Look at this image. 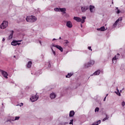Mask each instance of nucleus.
I'll use <instances>...</instances> for the list:
<instances>
[{"mask_svg": "<svg viewBox=\"0 0 125 125\" xmlns=\"http://www.w3.org/2000/svg\"><path fill=\"white\" fill-rule=\"evenodd\" d=\"M27 22H30L33 23L37 21V18L34 16H28L26 18Z\"/></svg>", "mask_w": 125, "mask_h": 125, "instance_id": "f257e3e1", "label": "nucleus"}, {"mask_svg": "<svg viewBox=\"0 0 125 125\" xmlns=\"http://www.w3.org/2000/svg\"><path fill=\"white\" fill-rule=\"evenodd\" d=\"M8 27V21H3L2 22L0 25V29L1 30H4V29H6Z\"/></svg>", "mask_w": 125, "mask_h": 125, "instance_id": "f03ea898", "label": "nucleus"}, {"mask_svg": "<svg viewBox=\"0 0 125 125\" xmlns=\"http://www.w3.org/2000/svg\"><path fill=\"white\" fill-rule=\"evenodd\" d=\"M39 99V96L37 94L34 95L32 96L30 98V100H31V102H35L37 101Z\"/></svg>", "mask_w": 125, "mask_h": 125, "instance_id": "7ed1b4c3", "label": "nucleus"}, {"mask_svg": "<svg viewBox=\"0 0 125 125\" xmlns=\"http://www.w3.org/2000/svg\"><path fill=\"white\" fill-rule=\"evenodd\" d=\"M121 21H123V17H120L119 18H118V19L117 20V21L115 22V23L113 25V27L114 28H116V26L118 25V23H119L120 21L121 22Z\"/></svg>", "mask_w": 125, "mask_h": 125, "instance_id": "20e7f679", "label": "nucleus"}, {"mask_svg": "<svg viewBox=\"0 0 125 125\" xmlns=\"http://www.w3.org/2000/svg\"><path fill=\"white\" fill-rule=\"evenodd\" d=\"M73 19L75 20V21H77V22H81V23H84L85 22L84 20H82L81 18L78 17H74Z\"/></svg>", "mask_w": 125, "mask_h": 125, "instance_id": "39448f33", "label": "nucleus"}, {"mask_svg": "<svg viewBox=\"0 0 125 125\" xmlns=\"http://www.w3.org/2000/svg\"><path fill=\"white\" fill-rule=\"evenodd\" d=\"M21 44V43H18V41H16L15 40H13L11 42V45L14 46H16V45H20Z\"/></svg>", "mask_w": 125, "mask_h": 125, "instance_id": "423d86ee", "label": "nucleus"}, {"mask_svg": "<svg viewBox=\"0 0 125 125\" xmlns=\"http://www.w3.org/2000/svg\"><path fill=\"white\" fill-rule=\"evenodd\" d=\"M66 26L68 27V28H72L73 27V24H72V22L70 21H68L66 22Z\"/></svg>", "mask_w": 125, "mask_h": 125, "instance_id": "0eeeda50", "label": "nucleus"}, {"mask_svg": "<svg viewBox=\"0 0 125 125\" xmlns=\"http://www.w3.org/2000/svg\"><path fill=\"white\" fill-rule=\"evenodd\" d=\"M2 75L3 77H4V78H5V79H8L7 76H8V74H7V72H6L5 71H3V72H2Z\"/></svg>", "mask_w": 125, "mask_h": 125, "instance_id": "6e6552de", "label": "nucleus"}, {"mask_svg": "<svg viewBox=\"0 0 125 125\" xmlns=\"http://www.w3.org/2000/svg\"><path fill=\"white\" fill-rule=\"evenodd\" d=\"M50 97L51 99H54L56 97V94L55 93H52L50 94Z\"/></svg>", "mask_w": 125, "mask_h": 125, "instance_id": "1a4fd4ad", "label": "nucleus"}, {"mask_svg": "<svg viewBox=\"0 0 125 125\" xmlns=\"http://www.w3.org/2000/svg\"><path fill=\"white\" fill-rule=\"evenodd\" d=\"M56 47L58 49L60 50L61 52H63V48L61 46L58 45H56Z\"/></svg>", "mask_w": 125, "mask_h": 125, "instance_id": "9d476101", "label": "nucleus"}, {"mask_svg": "<svg viewBox=\"0 0 125 125\" xmlns=\"http://www.w3.org/2000/svg\"><path fill=\"white\" fill-rule=\"evenodd\" d=\"M95 8V7H94V6L90 5L89 7L90 12H94Z\"/></svg>", "mask_w": 125, "mask_h": 125, "instance_id": "9b49d317", "label": "nucleus"}, {"mask_svg": "<svg viewBox=\"0 0 125 125\" xmlns=\"http://www.w3.org/2000/svg\"><path fill=\"white\" fill-rule=\"evenodd\" d=\"M75 115V111L74 110H71L69 112V117H73Z\"/></svg>", "mask_w": 125, "mask_h": 125, "instance_id": "f8f14e48", "label": "nucleus"}, {"mask_svg": "<svg viewBox=\"0 0 125 125\" xmlns=\"http://www.w3.org/2000/svg\"><path fill=\"white\" fill-rule=\"evenodd\" d=\"M100 70H97V71L95 72L92 76H98V75H100Z\"/></svg>", "mask_w": 125, "mask_h": 125, "instance_id": "ddd939ff", "label": "nucleus"}, {"mask_svg": "<svg viewBox=\"0 0 125 125\" xmlns=\"http://www.w3.org/2000/svg\"><path fill=\"white\" fill-rule=\"evenodd\" d=\"M27 67V68H31L32 67V62L29 61L28 62Z\"/></svg>", "mask_w": 125, "mask_h": 125, "instance_id": "4468645a", "label": "nucleus"}, {"mask_svg": "<svg viewBox=\"0 0 125 125\" xmlns=\"http://www.w3.org/2000/svg\"><path fill=\"white\" fill-rule=\"evenodd\" d=\"M60 11H61V12H63V13H66V8H60Z\"/></svg>", "mask_w": 125, "mask_h": 125, "instance_id": "2eb2a0df", "label": "nucleus"}, {"mask_svg": "<svg viewBox=\"0 0 125 125\" xmlns=\"http://www.w3.org/2000/svg\"><path fill=\"white\" fill-rule=\"evenodd\" d=\"M117 60H118V58H116V56H115V57H114L112 59V62H113V63H114V64L117 63Z\"/></svg>", "mask_w": 125, "mask_h": 125, "instance_id": "dca6fc26", "label": "nucleus"}, {"mask_svg": "<svg viewBox=\"0 0 125 125\" xmlns=\"http://www.w3.org/2000/svg\"><path fill=\"white\" fill-rule=\"evenodd\" d=\"M83 12H84V11H86L87 10V7H82L81 8Z\"/></svg>", "mask_w": 125, "mask_h": 125, "instance_id": "f3484780", "label": "nucleus"}, {"mask_svg": "<svg viewBox=\"0 0 125 125\" xmlns=\"http://www.w3.org/2000/svg\"><path fill=\"white\" fill-rule=\"evenodd\" d=\"M98 30H100V31H105L106 29H105L104 26H102L100 28L98 29Z\"/></svg>", "mask_w": 125, "mask_h": 125, "instance_id": "a211bd4d", "label": "nucleus"}, {"mask_svg": "<svg viewBox=\"0 0 125 125\" xmlns=\"http://www.w3.org/2000/svg\"><path fill=\"white\" fill-rule=\"evenodd\" d=\"M13 37V31H12L11 34L9 35L8 39L9 40H11Z\"/></svg>", "mask_w": 125, "mask_h": 125, "instance_id": "6ab92c4d", "label": "nucleus"}, {"mask_svg": "<svg viewBox=\"0 0 125 125\" xmlns=\"http://www.w3.org/2000/svg\"><path fill=\"white\" fill-rule=\"evenodd\" d=\"M73 76V73H68L66 76V78H71Z\"/></svg>", "mask_w": 125, "mask_h": 125, "instance_id": "aec40b11", "label": "nucleus"}, {"mask_svg": "<svg viewBox=\"0 0 125 125\" xmlns=\"http://www.w3.org/2000/svg\"><path fill=\"white\" fill-rule=\"evenodd\" d=\"M117 92H116V94L117 95H119V96H121V93L119 91V89H117Z\"/></svg>", "mask_w": 125, "mask_h": 125, "instance_id": "412c9836", "label": "nucleus"}, {"mask_svg": "<svg viewBox=\"0 0 125 125\" xmlns=\"http://www.w3.org/2000/svg\"><path fill=\"white\" fill-rule=\"evenodd\" d=\"M53 47H56V45L54 44V43H52L51 46V49L53 48Z\"/></svg>", "mask_w": 125, "mask_h": 125, "instance_id": "4be33fe9", "label": "nucleus"}, {"mask_svg": "<svg viewBox=\"0 0 125 125\" xmlns=\"http://www.w3.org/2000/svg\"><path fill=\"white\" fill-rule=\"evenodd\" d=\"M108 119H109V117L106 116L105 118L103 119V122H105V121H106V120H108Z\"/></svg>", "mask_w": 125, "mask_h": 125, "instance_id": "5701e85b", "label": "nucleus"}, {"mask_svg": "<svg viewBox=\"0 0 125 125\" xmlns=\"http://www.w3.org/2000/svg\"><path fill=\"white\" fill-rule=\"evenodd\" d=\"M54 10H55V11H56V12H59V11H60V8H55L54 9Z\"/></svg>", "mask_w": 125, "mask_h": 125, "instance_id": "b1692460", "label": "nucleus"}, {"mask_svg": "<svg viewBox=\"0 0 125 125\" xmlns=\"http://www.w3.org/2000/svg\"><path fill=\"white\" fill-rule=\"evenodd\" d=\"M51 50H52V52H53V54H54V55H56V53L55 52V51H54V50H53V48H52L51 49Z\"/></svg>", "mask_w": 125, "mask_h": 125, "instance_id": "393cba45", "label": "nucleus"}, {"mask_svg": "<svg viewBox=\"0 0 125 125\" xmlns=\"http://www.w3.org/2000/svg\"><path fill=\"white\" fill-rule=\"evenodd\" d=\"M116 10H117V13H118V14H119V13H120V12H121L120 10H119V8L116 7Z\"/></svg>", "mask_w": 125, "mask_h": 125, "instance_id": "a878e982", "label": "nucleus"}, {"mask_svg": "<svg viewBox=\"0 0 125 125\" xmlns=\"http://www.w3.org/2000/svg\"><path fill=\"white\" fill-rule=\"evenodd\" d=\"M99 111V108L96 107L95 109V112H98Z\"/></svg>", "mask_w": 125, "mask_h": 125, "instance_id": "bb28decb", "label": "nucleus"}, {"mask_svg": "<svg viewBox=\"0 0 125 125\" xmlns=\"http://www.w3.org/2000/svg\"><path fill=\"white\" fill-rule=\"evenodd\" d=\"M74 121L73 120V119L70 120V122H69V125H73V122Z\"/></svg>", "mask_w": 125, "mask_h": 125, "instance_id": "cd10ccee", "label": "nucleus"}, {"mask_svg": "<svg viewBox=\"0 0 125 125\" xmlns=\"http://www.w3.org/2000/svg\"><path fill=\"white\" fill-rule=\"evenodd\" d=\"M64 43H65L66 44H67V43H69V41H68V40H65L64 41Z\"/></svg>", "mask_w": 125, "mask_h": 125, "instance_id": "c85d7f7f", "label": "nucleus"}, {"mask_svg": "<svg viewBox=\"0 0 125 125\" xmlns=\"http://www.w3.org/2000/svg\"><path fill=\"white\" fill-rule=\"evenodd\" d=\"M20 118V117H16L14 121H17V120H18Z\"/></svg>", "mask_w": 125, "mask_h": 125, "instance_id": "c756f323", "label": "nucleus"}, {"mask_svg": "<svg viewBox=\"0 0 125 125\" xmlns=\"http://www.w3.org/2000/svg\"><path fill=\"white\" fill-rule=\"evenodd\" d=\"M88 49H89V50H91V51H92V49H91V46L88 47Z\"/></svg>", "mask_w": 125, "mask_h": 125, "instance_id": "7c9ffc66", "label": "nucleus"}, {"mask_svg": "<svg viewBox=\"0 0 125 125\" xmlns=\"http://www.w3.org/2000/svg\"><path fill=\"white\" fill-rule=\"evenodd\" d=\"M122 106H125V102H123L122 103Z\"/></svg>", "mask_w": 125, "mask_h": 125, "instance_id": "2f4dec72", "label": "nucleus"}, {"mask_svg": "<svg viewBox=\"0 0 125 125\" xmlns=\"http://www.w3.org/2000/svg\"><path fill=\"white\" fill-rule=\"evenodd\" d=\"M18 106H20V107H22L23 106V103H21V104L18 105Z\"/></svg>", "mask_w": 125, "mask_h": 125, "instance_id": "473e14b6", "label": "nucleus"}, {"mask_svg": "<svg viewBox=\"0 0 125 125\" xmlns=\"http://www.w3.org/2000/svg\"><path fill=\"white\" fill-rule=\"evenodd\" d=\"M85 19H86L85 17H82V19H83V20H84H84H85Z\"/></svg>", "mask_w": 125, "mask_h": 125, "instance_id": "72a5a7b5", "label": "nucleus"}, {"mask_svg": "<svg viewBox=\"0 0 125 125\" xmlns=\"http://www.w3.org/2000/svg\"><path fill=\"white\" fill-rule=\"evenodd\" d=\"M106 96L105 97V98L104 99V101H106Z\"/></svg>", "mask_w": 125, "mask_h": 125, "instance_id": "f704fd0d", "label": "nucleus"}, {"mask_svg": "<svg viewBox=\"0 0 125 125\" xmlns=\"http://www.w3.org/2000/svg\"><path fill=\"white\" fill-rule=\"evenodd\" d=\"M4 41H5V39L4 38L2 39V42H4Z\"/></svg>", "mask_w": 125, "mask_h": 125, "instance_id": "c9c22d12", "label": "nucleus"}, {"mask_svg": "<svg viewBox=\"0 0 125 125\" xmlns=\"http://www.w3.org/2000/svg\"><path fill=\"white\" fill-rule=\"evenodd\" d=\"M22 42V40H20V41H18V42Z\"/></svg>", "mask_w": 125, "mask_h": 125, "instance_id": "e433bc0d", "label": "nucleus"}, {"mask_svg": "<svg viewBox=\"0 0 125 125\" xmlns=\"http://www.w3.org/2000/svg\"><path fill=\"white\" fill-rule=\"evenodd\" d=\"M92 64H94V61L92 62Z\"/></svg>", "mask_w": 125, "mask_h": 125, "instance_id": "4c0bfd02", "label": "nucleus"}, {"mask_svg": "<svg viewBox=\"0 0 125 125\" xmlns=\"http://www.w3.org/2000/svg\"><path fill=\"white\" fill-rule=\"evenodd\" d=\"M56 40V39H55L54 38V39H53V41H55Z\"/></svg>", "mask_w": 125, "mask_h": 125, "instance_id": "58836bf2", "label": "nucleus"}, {"mask_svg": "<svg viewBox=\"0 0 125 125\" xmlns=\"http://www.w3.org/2000/svg\"><path fill=\"white\" fill-rule=\"evenodd\" d=\"M40 43H41V44H42V42H40Z\"/></svg>", "mask_w": 125, "mask_h": 125, "instance_id": "ea45409f", "label": "nucleus"}, {"mask_svg": "<svg viewBox=\"0 0 125 125\" xmlns=\"http://www.w3.org/2000/svg\"><path fill=\"white\" fill-rule=\"evenodd\" d=\"M117 55H118V56H120V54H117Z\"/></svg>", "mask_w": 125, "mask_h": 125, "instance_id": "a19ab883", "label": "nucleus"}, {"mask_svg": "<svg viewBox=\"0 0 125 125\" xmlns=\"http://www.w3.org/2000/svg\"><path fill=\"white\" fill-rule=\"evenodd\" d=\"M60 40H61V37H60Z\"/></svg>", "mask_w": 125, "mask_h": 125, "instance_id": "79ce46f5", "label": "nucleus"}, {"mask_svg": "<svg viewBox=\"0 0 125 125\" xmlns=\"http://www.w3.org/2000/svg\"><path fill=\"white\" fill-rule=\"evenodd\" d=\"M81 27H83V25H81Z\"/></svg>", "mask_w": 125, "mask_h": 125, "instance_id": "37998d69", "label": "nucleus"}, {"mask_svg": "<svg viewBox=\"0 0 125 125\" xmlns=\"http://www.w3.org/2000/svg\"><path fill=\"white\" fill-rule=\"evenodd\" d=\"M121 92H122V90H120Z\"/></svg>", "mask_w": 125, "mask_h": 125, "instance_id": "c03bdc74", "label": "nucleus"}, {"mask_svg": "<svg viewBox=\"0 0 125 125\" xmlns=\"http://www.w3.org/2000/svg\"><path fill=\"white\" fill-rule=\"evenodd\" d=\"M108 94H106V96H107Z\"/></svg>", "mask_w": 125, "mask_h": 125, "instance_id": "a18cd8bd", "label": "nucleus"}]
</instances>
